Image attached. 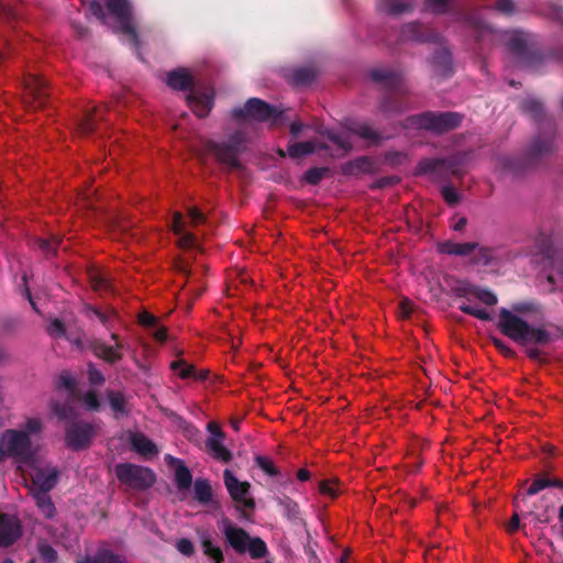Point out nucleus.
Segmentation results:
<instances>
[{"label":"nucleus","instance_id":"nucleus-45","mask_svg":"<svg viewBox=\"0 0 563 563\" xmlns=\"http://www.w3.org/2000/svg\"><path fill=\"white\" fill-rule=\"evenodd\" d=\"M62 240L57 236H52L51 239H37L35 241L37 247L43 252V254L48 257L56 253L58 245Z\"/></svg>","mask_w":563,"mask_h":563},{"label":"nucleus","instance_id":"nucleus-43","mask_svg":"<svg viewBox=\"0 0 563 563\" xmlns=\"http://www.w3.org/2000/svg\"><path fill=\"white\" fill-rule=\"evenodd\" d=\"M175 483L179 490L188 489L192 484V474L183 461L175 470Z\"/></svg>","mask_w":563,"mask_h":563},{"label":"nucleus","instance_id":"nucleus-52","mask_svg":"<svg viewBox=\"0 0 563 563\" xmlns=\"http://www.w3.org/2000/svg\"><path fill=\"white\" fill-rule=\"evenodd\" d=\"M327 167H312L305 173V180L310 185H318L328 174Z\"/></svg>","mask_w":563,"mask_h":563},{"label":"nucleus","instance_id":"nucleus-63","mask_svg":"<svg viewBox=\"0 0 563 563\" xmlns=\"http://www.w3.org/2000/svg\"><path fill=\"white\" fill-rule=\"evenodd\" d=\"M43 423L40 418H29L24 423V428L21 431L27 432V437L31 434H37L42 431Z\"/></svg>","mask_w":563,"mask_h":563},{"label":"nucleus","instance_id":"nucleus-26","mask_svg":"<svg viewBox=\"0 0 563 563\" xmlns=\"http://www.w3.org/2000/svg\"><path fill=\"white\" fill-rule=\"evenodd\" d=\"M106 108L103 106H95L87 110L84 118L78 122V130L82 135L91 134L96 130L99 120L104 119Z\"/></svg>","mask_w":563,"mask_h":563},{"label":"nucleus","instance_id":"nucleus-8","mask_svg":"<svg viewBox=\"0 0 563 563\" xmlns=\"http://www.w3.org/2000/svg\"><path fill=\"white\" fill-rule=\"evenodd\" d=\"M114 473L122 485L135 490H145L156 481V475L151 468L132 463L117 464Z\"/></svg>","mask_w":563,"mask_h":563},{"label":"nucleus","instance_id":"nucleus-31","mask_svg":"<svg viewBox=\"0 0 563 563\" xmlns=\"http://www.w3.org/2000/svg\"><path fill=\"white\" fill-rule=\"evenodd\" d=\"M224 438H208L206 449L208 453L217 461L229 463L232 460V453L223 445Z\"/></svg>","mask_w":563,"mask_h":563},{"label":"nucleus","instance_id":"nucleus-13","mask_svg":"<svg viewBox=\"0 0 563 563\" xmlns=\"http://www.w3.org/2000/svg\"><path fill=\"white\" fill-rule=\"evenodd\" d=\"M95 427L82 420H73L65 426V442L74 451L88 448L95 435Z\"/></svg>","mask_w":563,"mask_h":563},{"label":"nucleus","instance_id":"nucleus-2","mask_svg":"<svg viewBox=\"0 0 563 563\" xmlns=\"http://www.w3.org/2000/svg\"><path fill=\"white\" fill-rule=\"evenodd\" d=\"M369 77L386 90L378 102V109L385 114H401L411 109L407 97L410 89L406 85L405 74L394 69H372Z\"/></svg>","mask_w":563,"mask_h":563},{"label":"nucleus","instance_id":"nucleus-27","mask_svg":"<svg viewBox=\"0 0 563 563\" xmlns=\"http://www.w3.org/2000/svg\"><path fill=\"white\" fill-rule=\"evenodd\" d=\"M548 487H556L563 490V481L556 477L551 478L547 474L538 475L529 488L522 494V501H526L528 497L537 495Z\"/></svg>","mask_w":563,"mask_h":563},{"label":"nucleus","instance_id":"nucleus-48","mask_svg":"<svg viewBox=\"0 0 563 563\" xmlns=\"http://www.w3.org/2000/svg\"><path fill=\"white\" fill-rule=\"evenodd\" d=\"M459 309L462 312H464L468 316H472L476 319H479L482 321H490L492 320L490 313L487 312L485 309H479V308L473 307L466 302H463L462 305H460Z\"/></svg>","mask_w":563,"mask_h":563},{"label":"nucleus","instance_id":"nucleus-36","mask_svg":"<svg viewBox=\"0 0 563 563\" xmlns=\"http://www.w3.org/2000/svg\"><path fill=\"white\" fill-rule=\"evenodd\" d=\"M195 499L201 505H209L212 501V488L206 478H197L194 483Z\"/></svg>","mask_w":563,"mask_h":563},{"label":"nucleus","instance_id":"nucleus-61","mask_svg":"<svg viewBox=\"0 0 563 563\" xmlns=\"http://www.w3.org/2000/svg\"><path fill=\"white\" fill-rule=\"evenodd\" d=\"M47 332L54 338H62L66 334V327L62 320L55 318L47 327Z\"/></svg>","mask_w":563,"mask_h":563},{"label":"nucleus","instance_id":"nucleus-46","mask_svg":"<svg viewBox=\"0 0 563 563\" xmlns=\"http://www.w3.org/2000/svg\"><path fill=\"white\" fill-rule=\"evenodd\" d=\"M91 287L99 292L112 291V285L108 276L101 273H95L90 278Z\"/></svg>","mask_w":563,"mask_h":563},{"label":"nucleus","instance_id":"nucleus-34","mask_svg":"<svg viewBox=\"0 0 563 563\" xmlns=\"http://www.w3.org/2000/svg\"><path fill=\"white\" fill-rule=\"evenodd\" d=\"M22 15V5L16 0H0V20L12 23Z\"/></svg>","mask_w":563,"mask_h":563},{"label":"nucleus","instance_id":"nucleus-5","mask_svg":"<svg viewBox=\"0 0 563 563\" xmlns=\"http://www.w3.org/2000/svg\"><path fill=\"white\" fill-rule=\"evenodd\" d=\"M31 438L27 432L15 429L5 430L0 437V462L4 457H12L18 463L30 465L34 460Z\"/></svg>","mask_w":563,"mask_h":563},{"label":"nucleus","instance_id":"nucleus-37","mask_svg":"<svg viewBox=\"0 0 563 563\" xmlns=\"http://www.w3.org/2000/svg\"><path fill=\"white\" fill-rule=\"evenodd\" d=\"M107 398L111 409L114 412V418L119 419L122 416H126L129 410L126 408V399L121 391L108 390Z\"/></svg>","mask_w":563,"mask_h":563},{"label":"nucleus","instance_id":"nucleus-41","mask_svg":"<svg viewBox=\"0 0 563 563\" xmlns=\"http://www.w3.org/2000/svg\"><path fill=\"white\" fill-rule=\"evenodd\" d=\"M317 151L316 142L313 141H305L289 144L287 147V153L291 158H300L312 154Z\"/></svg>","mask_w":563,"mask_h":563},{"label":"nucleus","instance_id":"nucleus-21","mask_svg":"<svg viewBox=\"0 0 563 563\" xmlns=\"http://www.w3.org/2000/svg\"><path fill=\"white\" fill-rule=\"evenodd\" d=\"M521 108L539 124V129L549 128V121L553 120L547 114L543 103L538 99L529 98L523 100Z\"/></svg>","mask_w":563,"mask_h":563},{"label":"nucleus","instance_id":"nucleus-1","mask_svg":"<svg viewBox=\"0 0 563 563\" xmlns=\"http://www.w3.org/2000/svg\"><path fill=\"white\" fill-rule=\"evenodd\" d=\"M539 313L540 305L534 301H519L511 305V310H499L497 328L511 341L519 345L536 344L547 346L555 340V335L544 324L532 325L519 314Z\"/></svg>","mask_w":563,"mask_h":563},{"label":"nucleus","instance_id":"nucleus-44","mask_svg":"<svg viewBox=\"0 0 563 563\" xmlns=\"http://www.w3.org/2000/svg\"><path fill=\"white\" fill-rule=\"evenodd\" d=\"M246 551L252 559H262L267 554V547L261 538H250Z\"/></svg>","mask_w":563,"mask_h":563},{"label":"nucleus","instance_id":"nucleus-29","mask_svg":"<svg viewBox=\"0 0 563 563\" xmlns=\"http://www.w3.org/2000/svg\"><path fill=\"white\" fill-rule=\"evenodd\" d=\"M477 247L478 243L476 242L455 243L448 240L439 244L438 250L442 254L467 256L472 254Z\"/></svg>","mask_w":563,"mask_h":563},{"label":"nucleus","instance_id":"nucleus-51","mask_svg":"<svg viewBox=\"0 0 563 563\" xmlns=\"http://www.w3.org/2000/svg\"><path fill=\"white\" fill-rule=\"evenodd\" d=\"M85 313L90 319L97 318L104 327H109L110 318L114 316L113 311L107 313L90 305L85 306Z\"/></svg>","mask_w":563,"mask_h":563},{"label":"nucleus","instance_id":"nucleus-59","mask_svg":"<svg viewBox=\"0 0 563 563\" xmlns=\"http://www.w3.org/2000/svg\"><path fill=\"white\" fill-rule=\"evenodd\" d=\"M56 387L57 388H64V389H66L68 391H74V389L76 387V380H75V378L68 372H63L58 376V380L56 383Z\"/></svg>","mask_w":563,"mask_h":563},{"label":"nucleus","instance_id":"nucleus-53","mask_svg":"<svg viewBox=\"0 0 563 563\" xmlns=\"http://www.w3.org/2000/svg\"><path fill=\"white\" fill-rule=\"evenodd\" d=\"M255 464L269 476H277L278 468L273 464L272 460L262 455L255 456Z\"/></svg>","mask_w":563,"mask_h":563},{"label":"nucleus","instance_id":"nucleus-16","mask_svg":"<svg viewBox=\"0 0 563 563\" xmlns=\"http://www.w3.org/2000/svg\"><path fill=\"white\" fill-rule=\"evenodd\" d=\"M452 291L455 297L464 298L467 301L475 298L486 306H495L498 302L497 296L492 290L465 282L456 285Z\"/></svg>","mask_w":563,"mask_h":563},{"label":"nucleus","instance_id":"nucleus-4","mask_svg":"<svg viewBox=\"0 0 563 563\" xmlns=\"http://www.w3.org/2000/svg\"><path fill=\"white\" fill-rule=\"evenodd\" d=\"M462 120L463 115L457 112L426 111L408 117L404 126H413L440 135L459 128L462 124Z\"/></svg>","mask_w":563,"mask_h":563},{"label":"nucleus","instance_id":"nucleus-6","mask_svg":"<svg viewBox=\"0 0 563 563\" xmlns=\"http://www.w3.org/2000/svg\"><path fill=\"white\" fill-rule=\"evenodd\" d=\"M245 133L236 131L224 142L207 141L206 148L220 164L227 166L230 170H235L242 167L239 156L245 151Z\"/></svg>","mask_w":563,"mask_h":563},{"label":"nucleus","instance_id":"nucleus-7","mask_svg":"<svg viewBox=\"0 0 563 563\" xmlns=\"http://www.w3.org/2000/svg\"><path fill=\"white\" fill-rule=\"evenodd\" d=\"M466 162L465 153H456L443 158H422L417 165L416 175H430L437 180H450L462 176Z\"/></svg>","mask_w":563,"mask_h":563},{"label":"nucleus","instance_id":"nucleus-11","mask_svg":"<svg viewBox=\"0 0 563 563\" xmlns=\"http://www.w3.org/2000/svg\"><path fill=\"white\" fill-rule=\"evenodd\" d=\"M23 102L33 109L44 108L49 99L47 82L40 75L27 71L23 75Z\"/></svg>","mask_w":563,"mask_h":563},{"label":"nucleus","instance_id":"nucleus-15","mask_svg":"<svg viewBox=\"0 0 563 563\" xmlns=\"http://www.w3.org/2000/svg\"><path fill=\"white\" fill-rule=\"evenodd\" d=\"M111 339L114 341V345L106 344L101 339H91L88 341V349L92 354L104 361L108 364H115L122 360L123 343L119 340V335L115 333L111 334Z\"/></svg>","mask_w":563,"mask_h":563},{"label":"nucleus","instance_id":"nucleus-55","mask_svg":"<svg viewBox=\"0 0 563 563\" xmlns=\"http://www.w3.org/2000/svg\"><path fill=\"white\" fill-rule=\"evenodd\" d=\"M441 195L443 199L446 201L450 206H456L461 201V196L457 194L455 188L451 185H445L441 189Z\"/></svg>","mask_w":563,"mask_h":563},{"label":"nucleus","instance_id":"nucleus-50","mask_svg":"<svg viewBox=\"0 0 563 563\" xmlns=\"http://www.w3.org/2000/svg\"><path fill=\"white\" fill-rule=\"evenodd\" d=\"M202 549L205 554L211 558L216 563H222V550L219 547L214 545L210 539H205L202 541Z\"/></svg>","mask_w":563,"mask_h":563},{"label":"nucleus","instance_id":"nucleus-23","mask_svg":"<svg viewBox=\"0 0 563 563\" xmlns=\"http://www.w3.org/2000/svg\"><path fill=\"white\" fill-rule=\"evenodd\" d=\"M224 536L228 541V543L238 552V553H244L246 552L247 543L250 541L249 533L238 527H233L231 523H228L224 527Z\"/></svg>","mask_w":563,"mask_h":563},{"label":"nucleus","instance_id":"nucleus-54","mask_svg":"<svg viewBox=\"0 0 563 563\" xmlns=\"http://www.w3.org/2000/svg\"><path fill=\"white\" fill-rule=\"evenodd\" d=\"M493 10L500 14L510 16L516 12V4L514 0H496L495 4L493 5Z\"/></svg>","mask_w":563,"mask_h":563},{"label":"nucleus","instance_id":"nucleus-24","mask_svg":"<svg viewBox=\"0 0 563 563\" xmlns=\"http://www.w3.org/2000/svg\"><path fill=\"white\" fill-rule=\"evenodd\" d=\"M319 134L335 146V153H331L333 157L345 155L352 150L350 139L334 130L323 129L319 131Z\"/></svg>","mask_w":563,"mask_h":563},{"label":"nucleus","instance_id":"nucleus-58","mask_svg":"<svg viewBox=\"0 0 563 563\" xmlns=\"http://www.w3.org/2000/svg\"><path fill=\"white\" fill-rule=\"evenodd\" d=\"M492 343L504 356L509 358H514L517 356L516 351L512 347H510L507 343H505L501 339L492 336Z\"/></svg>","mask_w":563,"mask_h":563},{"label":"nucleus","instance_id":"nucleus-25","mask_svg":"<svg viewBox=\"0 0 563 563\" xmlns=\"http://www.w3.org/2000/svg\"><path fill=\"white\" fill-rule=\"evenodd\" d=\"M507 45L512 54H515L528 65H531L536 60L540 59V55L538 53L529 51L527 42L521 36H514L509 38Z\"/></svg>","mask_w":563,"mask_h":563},{"label":"nucleus","instance_id":"nucleus-12","mask_svg":"<svg viewBox=\"0 0 563 563\" xmlns=\"http://www.w3.org/2000/svg\"><path fill=\"white\" fill-rule=\"evenodd\" d=\"M108 11L115 16L119 26L118 32L126 35L130 42L139 47L140 41L132 23V7L128 0H106Z\"/></svg>","mask_w":563,"mask_h":563},{"label":"nucleus","instance_id":"nucleus-14","mask_svg":"<svg viewBox=\"0 0 563 563\" xmlns=\"http://www.w3.org/2000/svg\"><path fill=\"white\" fill-rule=\"evenodd\" d=\"M224 485L228 489L230 497L236 504V507H243L253 510L255 508V501L252 497H249L251 485L249 482H241L230 471L224 470L223 472Z\"/></svg>","mask_w":563,"mask_h":563},{"label":"nucleus","instance_id":"nucleus-64","mask_svg":"<svg viewBox=\"0 0 563 563\" xmlns=\"http://www.w3.org/2000/svg\"><path fill=\"white\" fill-rule=\"evenodd\" d=\"M384 158L388 165L397 166L400 165L404 161H406L407 155L402 152L389 151L385 153Z\"/></svg>","mask_w":563,"mask_h":563},{"label":"nucleus","instance_id":"nucleus-62","mask_svg":"<svg viewBox=\"0 0 563 563\" xmlns=\"http://www.w3.org/2000/svg\"><path fill=\"white\" fill-rule=\"evenodd\" d=\"M38 552H40L42 559H44L48 563L56 562L57 556H58L56 550L48 543H40Z\"/></svg>","mask_w":563,"mask_h":563},{"label":"nucleus","instance_id":"nucleus-18","mask_svg":"<svg viewBox=\"0 0 563 563\" xmlns=\"http://www.w3.org/2000/svg\"><path fill=\"white\" fill-rule=\"evenodd\" d=\"M21 537L19 520L4 512H0V548L11 547Z\"/></svg>","mask_w":563,"mask_h":563},{"label":"nucleus","instance_id":"nucleus-49","mask_svg":"<svg viewBox=\"0 0 563 563\" xmlns=\"http://www.w3.org/2000/svg\"><path fill=\"white\" fill-rule=\"evenodd\" d=\"M53 412L59 420H64L66 423L76 420V412L70 406L64 404H55L53 406Z\"/></svg>","mask_w":563,"mask_h":563},{"label":"nucleus","instance_id":"nucleus-20","mask_svg":"<svg viewBox=\"0 0 563 563\" xmlns=\"http://www.w3.org/2000/svg\"><path fill=\"white\" fill-rule=\"evenodd\" d=\"M344 128L352 134L357 135L360 139L368 141L371 144L378 145L386 137L376 130H374L367 122L353 119L344 121Z\"/></svg>","mask_w":563,"mask_h":563},{"label":"nucleus","instance_id":"nucleus-42","mask_svg":"<svg viewBox=\"0 0 563 563\" xmlns=\"http://www.w3.org/2000/svg\"><path fill=\"white\" fill-rule=\"evenodd\" d=\"M276 500L283 507L284 515L288 520L294 522L301 520L299 505L295 500L288 496L278 497Z\"/></svg>","mask_w":563,"mask_h":563},{"label":"nucleus","instance_id":"nucleus-39","mask_svg":"<svg viewBox=\"0 0 563 563\" xmlns=\"http://www.w3.org/2000/svg\"><path fill=\"white\" fill-rule=\"evenodd\" d=\"M131 445L133 450L143 455H154L158 452L154 442L144 434H133Z\"/></svg>","mask_w":563,"mask_h":563},{"label":"nucleus","instance_id":"nucleus-17","mask_svg":"<svg viewBox=\"0 0 563 563\" xmlns=\"http://www.w3.org/2000/svg\"><path fill=\"white\" fill-rule=\"evenodd\" d=\"M400 40L417 43H437L440 40V35L426 24L410 22L401 27Z\"/></svg>","mask_w":563,"mask_h":563},{"label":"nucleus","instance_id":"nucleus-10","mask_svg":"<svg viewBox=\"0 0 563 563\" xmlns=\"http://www.w3.org/2000/svg\"><path fill=\"white\" fill-rule=\"evenodd\" d=\"M231 114L236 120L276 122L282 117V111L260 98H250L244 107L234 108Z\"/></svg>","mask_w":563,"mask_h":563},{"label":"nucleus","instance_id":"nucleus-32","mask_svg":"<svg viewBox=\"0 0 563 563\" xmlns=\"http://www.w3.org/2000/svg\"><path fill=\"white\" fill-rule=\"evenodd\" d=\"M172 227L174 233L179 235V243L183 247H194L196 245V236L192 233L185 231V221L180 212H176L174 214Z\"/></svg>","mask_w":563,"mask_h":563},{"label":"nucleus","instance_id":"nucleus-35","mask_svg":"<svg viewBox=\"0 0 563 563\" xmlns=\"http://www.w3.org/2000/svg\"><path fill=\"white\" fill-rule=\"evenodd\" d=\"M170 368L175 372H178L179 377L183 379L194 378L197 380H203L207 377V373L198 374L194 365L188 364L183 358L173 361Z\"/></svg>","mask_w":563,"mask_h":563},{"label":"nucleus","instance_id":"nucleus-28","mask_svg":"<svg viewBox=\"0 0 563 563\" xmlns=\"http://www.w3.org/2000/svg\"><path fill=\"white\" fill-rule=\"evenodd\" d=\"M432 65L438 75L448 77L453 74L452 54L446 47L437 49L432 57Z\"/></svg>","mask_w":563,"mask_h":563},{"label":"nucleus","instance_id":"nucleus-19","mask_svg":"<svg viewBox=\"0 0 563 563\" xmlns=\"http://www.w3.org/2000/svg\"><path fill=\"white\" fill-rule=\"evenodd\" d=\"M58 476L56 467L36 468L31 476L33 486L30 492H51L56 486Z\"/></svg>","mask_w":563,"mask_h":563},{"label":"nucleus","instance_id":"nucleus-30","mask_svg":"<svg viewBox=\"0 0 563 563\" xmlns=\"http://www.w3.org/2000/svg\"><path fill=\"white\" fill-rule=\"evenodd\" d=\"M376 165L373 158L368 156L357 157L345 164L343 172L346 175L373 174Z\"/></svg>","mask_w":563,"mask_h":563},{"label":"nucleus","instance_id":"nucleus-57","mask_svg":"<svg viewBox=\"0 0 563 563\" xmlns=\"http://www.w3.org/2000/svg\"><path fill=\"white\" fill-rule=\"evenodd\" d=\"M476 250H478V253L475 263L481 264L483 266H488L493 262L494 250L487 246H478Z\"/></svg>","mask_w":563,"mask_h":563},{"label":"nucleus","instance_id":"nucleus-60","mask_svg":"<svg viewBox=\"0 0 563 563\" xmlns=\"http://www.w3.org/2000/svg\"><path fill=\"white\" fill-rule=\"evenodd\" d=\"M86 408L90 411H98L100 409V401L95 390H88L82 398Z\"/></svg>","mask_w":563,"mask_h":563},{"label":"nucleus","instance_id":"nucleus-38","mask_svg":"<svg viewBox=\"0 0 563 563\" xmlns=\"http://www.w3.org/2000/svg\"><path fill=\"white\" fill-rule=\"evenodd\" d=\"M316 76L317 73L312 67H300L291 73L289 81L296 87L308 86L314 80Z\"/></svg>","mask_w":563,"mask_h":563},{"label":"nucleus","instance_id":"nucleus-9","mask_svg":"<svg viewBox=\"0 0 563 563\" xmlns=\"http://www.w3.org/2000/svg\"><path fill=\"white\" fill-rule=\"evenodd\" d=\"M556 126L553 120L549 121V128L539 129V133L531 140L526 150V158L536 164L556 151Z\"/></svg>","mask_w":563,"mask_h":563},{"label":"nucleus","instance_id":"nucleus-3","mask_svg":"<svg viewBox=\"0 0 563 563\" xmlns=\"http://www.w3.org/2000/svg\"><path fill=\"white\" fill-rule=\"evenodd\" d=\"M166 84L174 90L186 91L188 106L199 118H206L213 107V96L208 91H202L194 87V78L190 73L184 68L172 70L167 74Z\"/></svg>","mask_w":563,"mask_h":563},{"label":"nucleus","instance_id":"nucleus-22","mask_svg":"<svg viewBox=\"0 0 563 563\" xmlns=\"http://www.w3.org/2000/svg\"><path fill=\"white\" fill-rule=\"evenodd\" d=\"M413 7V0H376V9L393 16L410 13Z\"/></svg>","mask_w":563,"mask_h":563},{"label":"nucleus","instance_id":"nucleus-47","mask_svg":"<svg viewBox=\"0 0 563 563\" xmlns=\"http://www.w3.org/2000/svg\"><path fill=\"white\" fill-rule=\"evenodd\" d=\"M96 563H130L124 556L115 554L108 549L99 550L96 553Z\"/></svg>","mask_w":563,"mask_h":563},{"label":"nucleus","instance_id":"nucleus-40","mask_svg":"<svg viewBox=\"0 0 563 563\" xmlns=\"http://www.w3.org/2000/svg\"><path fill=\"white\" fill-rule=\"evenodd\" d=\"M35 500L36 506L41 512L48 519L55 516V506L51 496L46 492H30Z\"/></svg>","mask_w":563,"mask_h":563},{"label":"nucleus","instance_id":"nucleus-56","mask_svg":"<svg viewBox=\"0 0 563 563\" xmlns=\"http://www.w3.org/2000/svg\"><path fill=\"white\" fill-rule=\"evenodd\" d=\"M87 375L90 385L100 386L106 382L103 374L96 367L93 363L88 364Z\"/></svg>","mask_w":563,"mask_h":563},{"label":"nucleus","instance_id":"nucleus-33","mask_svg":"<svg viewBox=\"0 0 563 563\" xmlns=\"http://www.w3.org/2000/svg\"><path fill=\"white\" fill-rule=\"evenodd\" d=\"M554 509L553 503H549V495H543L539 504H534L533 508L529 511L537 521L548 523L551 520V514Z\"/></svg>","mask_w":563,"mask_h":563}]
</instances>
